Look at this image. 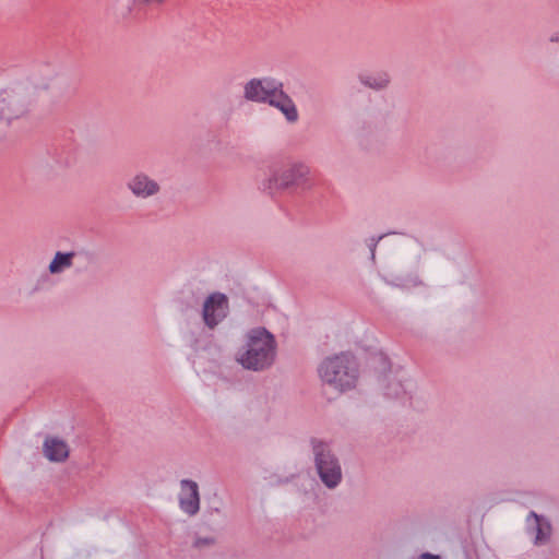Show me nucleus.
I'll list each match as a JSON object with an SVG mask.
<instances>
[{
    "label": "nucleus",
    "instance_id": "nucleus-1",
    "mask_svg": "<svg viewBox=\"0 0 559 559\" xmlns=\"http://www.w3.org/2000/svg\"><path fill=\"white\" fill-rule=\"evenodd\" d=\"M275 357V340L265 329H255L249 334L248 349L238 357V362L252 370L269 367Z\"/></svg>",
    "mask_w": 559,
    "mask_h": 559
},
{
    "label": "nucleus",
    "instance_id": "nucleus-2",
    "mask_svg": "<svg viewBox=\"0 0 559 559\" xmlns=\"http://www.w3.org/2000/svg\"><path fill=\"white\" fill-rule=\"evenodd\" d=\"M321 380L340 392L355 386L357 374L353 360L347 355H335L325 359L320 368Z\"/></svg>",
    "mask_w": 559,
    "mask_h": 559
},
{
    "label": "nucleus",
    "instance_id": "nucleus-3",
    "mask_svg": "<svg viewBox=\"0 0 559 559\" xmlns=\"http://www.w3.org/2000/svg\"><path fill=\"white\" fill-rule=\"evenodd\" d=\"M316 461L319 474L323 483L334 487L341 480V467L336 460L330 454L326 447L319 442L314 445Z\"/></svg>",
    "mask_w": 559,
    "mask_h": 559
},
{
    "label": "nucleus",
    "instance_id": "nucleus-4",
    "mask_svg": "<svg viewBox=\"0 0 559 559\" xmlns=\"http://www.w3.org/2000/svg\"><path fill=\"white\" fill-rule=\"evenodd\" d=\"M278 87H282V83L272 79H253L245 85V97L252 102L269 103Z\"/></svg>",
    "mask_w": 559,
    "mask_h": 559
},
{
    "label": "nucleus",
    "instance_id": "nucleus-5",
    "mask_svg": "<svg viewBox=\"0 0 559 559\" xmlns=\"http://www.w3.org/2000/svg\"><path fill=\"white\" fill-rule=\"evenodd\" d=\"M228 301L223 294L211 295L203 307V319L210 328L215 326L227 313Z\"/></svg>",
    "mask_w": 559,
    "mask_h": 559
},
{
    "label": "nucleus",
    "instance_id": "nucleus-6",
    "mask_svg": "<svg viewBox=\"0 0 559 559\" xmlns=\"http://www.w3.org/2000/svg\"><path fill=\"white\" fill-rule=\"evenodd\" d=\"M180 485V508L189 515L197 514L200 509V496L198 484L195 481L185 479L181 481Z\"/></svg>",
    "mask_w": 559,
    "mask_h": 559
},
{
    "label": "nucleus",
    "instance_id": "nucleus-7",
    "mask_svg": "<svg viewBox=\"0 0 559 559\" xmlns=\"http://www.w3.org/2000/svg\"><path fill=\"white\" fill-rule=\"evenodd\" d=\"M269 104L280 109L288 121L294 122L297 120L298 112L296 106L290 97L282 91V87H278L275 91L273 96L270 98Z\"/></svg>",
    "mask_w": 559,
    "mask_h": 559
},
{
    "label": "nucleus",
    "instance_id": "nucleus-8",
    "mask_svg": "<svg viewBox=\"0 0 559 559\" xmlns=\"http://www.w3.org/2000/svg\"><path fill=\"white\" fill-rule=\"evenodd\" d=\"M44 453L49 461L61 462L69 456V448L63 440L48 438L44 443Z\"/></svg>",
    "mask_w": 559,
    "mask_h": 559
},
{
    "label": "nucleus",
    "instance_id": "nucleus-9",
    "mask_svg": "<svg viewBox=\"0 0 559 559\" xmlns=\"http://www.w3.org/2000/svg\"><path fill=\"white\" fill-rule=\"evenodd\" d=\"M129 188L140 198H147L158 191V185L145 175H136L130 182Z\"/></svg>",
    "mask_w": 559,
    "mask_h": 559
},
{
    "label": "nucleus",
    "instance_id": "nucleus-10",
    "mask_svg": "<svg viewBox=\"0 0 559 559\" xmlns=\"http://www.w3.org/2000/svg\"><path fill=\"white\" fill-rule=\"evenodd\" d=\"M74 257L73 252L61 253L57 252L55 258L49 264V272L52 274L59 273L62 270L70 267L72 265V258Z\"/></svg>",
    "mask_w": 559,
    "mask_h": 559
},
{
    "label": "nucleus",
    "instance_id": "nucleus-11",
    "mask_svg": "<svg viewBox=\"0 0 559 559\" xmlns=\"http://www.w3.org/2000/svg\"><path fill=\"white\" fill-rule=\"evenodd\" d=\"M309 175V169L305 166L293 168L287 176H285L280 186L287 187L290 185H299Z\"/></svg>",
    "mask_w": 559,
    "mask_h": 559
},
{
    "label": "nucleus",
    "instance_id": "nucleus-12",
    "mask_svg": "<svg viewBox=\"0 0 559 559\" xmlns=\"http://www.w3.org/2000/svg\"><path fill=\"white\" fill-rule=\"evenodd\" d=\"M364 83L372 88H382L388 85L389 78L386 74H382L379 78H368L364 80Z\"/></svg>",
    "mask_w": 559,
    "mask_h": 559
},
{
    "label": "nucleus",
    "instance_id": "nucleus-13",
    "mask_svg": "<svg viewBox=\"0 0 559 559\" xmlns=\"http://www.w3.org/2000/svg\"><path fill=\"white\" fill-rule=\"evenodd\" d=\"M133 2L141 7H163L166 0H133Z\"/></svg>",
    "mask_w": 559,
    "mask_h": 559
},
{
    "label": "nucleus",
    "instance_id": "nucleus-14",
    "mask_svg": "<svg viewBox=\"0 0 559 559\" xmlns=\"http://www.w3.org/2000/svg\"><path fill=\"white\" fill-rule=\"evenodd\" d=\"M26 111H27V110H26V107H22V108H21L20 110H17L16 112H13V114H12V116H13V117H15V118H17V117H20V116L24 115Z\"/></svg>",
    "mask_w": 559,
    "mask_h": 559
},
{
    "label": "nucleus",
    "instance_id": "nucleus-15",
    "mask_svg": "<svg viewBox=\"0 0 559 559\" xmlns=\"http://www.w3.org/2000/svg\"><path fill=\"white\" fill-rule=\"evenodd\" d=\"M424 558L425 559H437V557L429 555V554L424 555Z\"/></svg>",
    "mask_w": 559,
    "mask_h": 559
},
{
    "label": "nucleus",
    "instance_id": "nucleus-16",
    "mask_svg": "<svg viewBox=\"0 0 559 559\" xmlns=\"http://www.w3.org/2000/svg\"><path fill=\"white\" fill-rule=\"evenodd\" d=\"M551 40L559 41V36L552 37Z\"/></svg>",
    "mask_w": 559,
    "mask_h": 559
}]
</instances>
